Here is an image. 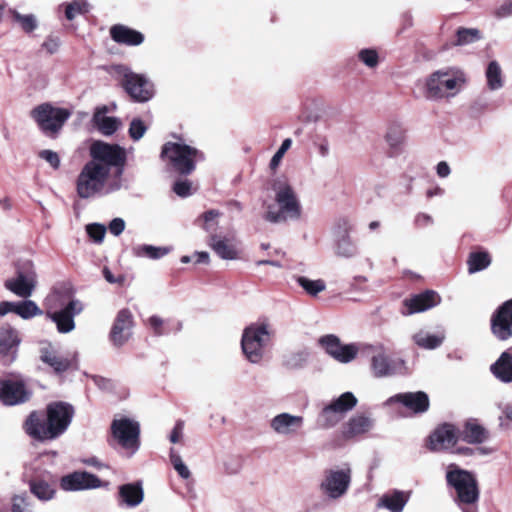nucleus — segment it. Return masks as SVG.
Wrapping results in <instances>:
<instances>
[{"label": "nucleus", "instance_id": "1", "mask_svg": "<svg viewBox=\"0 0 512 512\" xmlns=\"http://www.w3.org/2000/svg\"><path fill=\"white\" fill-rule=\"evenodd\" d=\"M74 414L71 404L63 401L51 402L45 411H32L25 419L23 429L34 440L53 441L68 430Z\"/></svg>", "mask_w": 512, "mask_h": 512}, {"label": "nucleus", "instance_id": "2", "mask_svg": "<svg viewBox=\"0 0 512 512\" xmlns=\"http://www.w3.org/2000/svg\"><path fill=\"white\" fill-rule=\"evenodd\" d=\"M445 478L447 485L455 490L454 501L461 511L479 512L480 490L476 475L456 464H450Z\"/></svg>", "mask_w": 512, "mask_h": 512}, {"label": "nucleus", "instance_id": "3", "mask_svg": "<svg viewBox=\"0 0 512 512\" xmlns=\"http://www.w3.org/2000/svg\"><path fill=\"white\" fill-rule=\"evenodd\" d=\"M160 158L166 163L169 171L188 176L193 173L198 162L205 160V155L190 145L166 142L162 146Z\"/></svg>", "mask_w": 512, "mask_h": 512}, {"label": "nucleus", "instance_id": "4", "mask_svg": "<svg viewBox=\"0 0 512 512\" xmlns=\"http://www.w3.org/2000/svg\"><path fill=\"white\" fill-rule=\"evenodd\" d=\"M109 169L104 160H98L91 157L82 167L77 180L76 191L80 198L89 199L102 194L107 179Z\"/></svg>", "mask_w": 512, "mask_h": 512}, {"label": "nucleus", "instance_id": "5", "mask_svg": "<svg viewBox=\"0 0 512 512\" xmlns=\"http://www.w3.org/2000/svg\"><path fill=\"white\" fill-rule=\"evenodd\" d=\"M275 201L279 206L277 211L269 206L264 219L270 223H281L288 220H298L301 217L302 207L293 188L287 184H281L275 188Z\"/></svg>", "mask_w": 512, "mask_h": 512}, {"label": "nucleus", "instance_id": "6", "mask_svg": "<svg viewBox=\"0 0 512 512\" xmlns=\"http://www.w3.org/2000/svg\"><path fill=\"white\" fill-rule=\"evenodd\" d=\"M71 112L66 108L54 107L50 103H43L31 111L40 131L48 136L55 137L69 119Z\"/></svg>", "mask_w": 512, "mask_h": 512}, {"label": "nucleus", "instance_id": "7", "mask_svg": "<svg viewBox=\"0 0 512 512\" xmlns=\"http://www.w3.org/2000/svg\"><path fill=\"white\" fill-rule=\"evenodd\" d=\"M462 83H464L462 75L452 69L435 71L426 81V97L437 100L454 96Z\"/></svg>", "mask_w": 512, "mask_h": 512}, {"label": "nucleus", "instance_id": "8", "mask_svg": "<svg viewBox=\"0 0 512 512\" xmlns=\"http://www.w3.org/2000/svg\"><path fill=\"white\" fill-rule=\"evenodd\" d=\"M358 403L352 392H344L325 405L317 416L316 423L322 429L335 427Z\"/></svg>", "mask_w": 512, "mask_h": 512}, {"label": "nucleus", "instance_id": "9", "mask_svg": "<svg viewBox=\"0 0 512 512\" xmlns=\"http://www.w3.org/2000/svg\"><path fill=\"white\" fill-rule=\"evenodd\" d=\"M269 340L268 325L251 324L242 334V351L251 363H259L263 358L264 347Z\"/></svg>", "mask_w": 512, "mask_h": 512}, {"label": "nucleus", "instance_id": "10", "mask_svg": "<svg viewBox=\"0 0 512 512\" xmlns=\"http://www.w3.org/2000/svg\"><path fill=\"white\" fill-rule=\"evenodd\" d=\"M36 284V273L30 260L18 261L15 276L4 281V287L20 298H29Z\"/></svg>", "mask_w": 512, "mask_h": 512}, {"label": "nucleus", "instance_id": "11", "mask_svg": "<svg viewBox=\"0 0 512 512\" xmlns=\"http://www.w3.org/2000/svg\"><path fill=\"white\" fill-rule=\"evenodd\" d=\"M90 157L98 160H104L109 172L115 168V177L120 179L124 172L127 160L126 151L118 144H109L104 141H94L89 148Z\"/></svg>", "mask_w": 512, "mask_h": 512}, {"label": "nucleus", "instance_id": "12", "mask_svg": "<svg viewBox=\"0 0 512 512\" xmlns=\"http://www.w3.org/2000/svg\"><path fill=\"white\" fill-rule=\"evenodd\" d=\"M30 493L41 502H49L56 497L58 478L45 469H36L26 476Z\"/></svg>", "mask_w": 512, "mask_h": 512}, {"label": "nucleus", "instance_id": "13", "mask_svg": "<svg viewBox=\"0 0 512 512\" xmlns=\"http://www.w3.org/2000/svg\"><path fill=\"white\" fill-rule=\"evenodd\" d=\"M351 475L352 471L349 466L342 469L325 470L319 485L321 492L333 500L343 497L350 487Z\"/></svg>", "mask_w": 512, "mask_h": 512}, {"label": "nucleus", "instance_id": "14", "mask_svg": "<svg viewBox=\"0 0 512 512\" xmlns=\"http://www.w3.org/2000/svg\"><path fill=\"white\" fill-rule=\"evenodd\" d=\"M368 350L372 353L370 369L375 378L393 376L405 365L404 360L389 357L383 344L369 345Z\"/></svg>", "mask_w": 512, "mask_h": 512}, {"label": "nucleus", "instance_id": "15", "mask_svg": "<svg viewBox=\"0 0 512 512\" xmlns=\"http://www.w3.org/2000/svg\"><path fill=\"white\" fill-rule=\"evenodd\" d=\"M111 432L118 444L134 454L140 447V425L129 418L113 420Z\"/></svg>", "mask_w": 512, "mask_h": 512}, {"label": "nucleus", "instance_id": "16", "mask_svg": "<svg viewBox=\"0 0 512 512\" xmlns=\"http://www.w3.org/2000/svg\"><path fill=\"white\" fill-rule=\"evenodd\" d=\"M122 87L135 102L144 103L154 96L153 84L144 75L134 72L124 74Z\"/></svg>", "mask_w": 512, "mask_h": 512}, {"label": "nucleus", "instance_id": "17", "mask_svg": "<svg viewBox=\"0 0 512 512\" xmlns=\"http://www.w3.org/2000/svg\"><path fill=\"white\" fill-rule=\"evenodd\" d=\"M22 342L20 332L9 324L0 326V362L11 365L18 356Z\"/></svg>", "mask_w": 512, "mask_h": 512}, {"label": "nucleus", "instance_id": "18", "mask_svg": "<svg viewBox=\"0 0 512 512\" xmlns=\"http://www.w3.org/2000/svg\"><path fill=\"white\" fill-rule=\"evenodd\" d=\"M32 396L22 380L0 379V402L5 406L26 403Z\"/></svg>", "mask_w": 512, "mask_h": 512}, {"label": "nucleus", "instance_id": "19", "mask_svg": "<svg viewBox=\"0 0 512 512\" xmlns=\"http://www.w3.org/2000/svg\"><path fill=\"white\" fill-rule=\"evenodd\" d=\"M134 327V317L128 308L118 311L111 330L109 332V340L114 347L120 348L125 345L132 337Z\"/></svg>", "mask_w": 512, "mask_h": 512}, {"label": "nucleus", "instance_id": "20", "mask_svg": "<svg viewBox=\"0 0 512 512\" xmlns=\"http://www.w3.org/2000/svg\"><path fill=\"white\" fill-rule=\"evenodd\" d=\"M491 332L500 341L512 337V298L503 302L492 314Z\"/></svg>", "mask_w": 512, "mask_h": 512}, {"label": "nucleus", "instance_id": "21", "mask_svg": "<svg viewBox=\"0 0 512 512\" xmlns=\"http://www.w3.org/2000/svg\"><path fill=\"white\" fill-rule=\"evenodd\" d=\"M386 404H400L412 414L421 415L429 410L430 400L424 391L403 392L389 397Z\"/></svg>", "mask_w": 512, "mask_h": 512}, {"label": "nucleus", "instance_id": "22", "mask_svg": "<svg viewBox=\"0 0 512 512\" xmlns=\"http://www.w3.org/2000/svg\"><path fill=\"white\" fill-rule=\"evenodd\" d=\"M84 309L82 302L78 299L70 300L62 309L55 312H47L57 327L59 333H69L75 328L74 317L79 315Z\"/></svg>", "mask_w": 512, "mask_h": 512}, {"label": "nucleus", "instance_id": "23", "mask_svg": "<svg viewBox=\"0 0 512 512\" xmlns=\"http://www.w3.org/2000/svg\"><path fill=\"white\" fill-rule=\"evenodd\" d=\"M304 426V418L300 415H293L282 412L270 420V428L280 436L294 437L299 434Z\"/></svg>", "mask_w": 512, "mask_h": 512}, {"label": "nucleus", "instance_id": "24", "mask_svg": "<svg viewBox=\"0 0 512 512\" xmlns=\"http://www.w3.org/2000/svg\"><path fill=\"white\" fill-rule=\"evenodd\" d=\"M60 487L64 491H80L95 489L101 486V480L94 474L83 471H75L61 477Z\"/></svg>", "mask_w": 512, "mask_h": 512}, {"label": "nucleus", "instance_id": "25", "mask_svg": "<svg viewBox=\"0 0 512 512\" xmlns=\"http://www.w3.org/2000/svg\"><path fill=\"white\" fill-rule=\"evenodd\" d=\"M459 439L457 429L450 423L439 425L429 436L427 447L430 451H442L454 446Z\"/></svg>", "mask_w": 512, "mask_h": 512}, {"label": "nucleus", "instance_id": "26", "mask_svg": "<svg viewBox=\"0 0 512 512\" xmlns=\"http://www.w3.org/2000/svg\"><path fill=\"white\" fill-rule=\"evenodd\" d=\"M441 301L440 296L433 290H425L419 294H415L410 298H406L403 301V305L406 307V311H403V315H412L415 313L424 312L437 306Z\"/></svg>", "mask_w": 512, "mask_h": 512}, {"label": "nucleus", "instance_id": "27", "mask_svg": "<svg viewBox=\"0 0 512 512\" xmlns=\"http://www.w3.org/2000/svg\"><path fill=\"white\" fill-rule=\"evenodd\" d=\"M120 508H135L144 500V490L141 481L126 483L118 487L116 494Z\"/></svg>", "mask_w": 512, "mask_h": 512}, {"label": "nucleus", "instance_id": "28", "mask_svg": "<svg viewBox=\"0 0 512 512\" xmlns=\"http://www.w3.org/2000/svg\"><path fill=\"white\" fill-rule=\"evenodd\" d=\"M209 246L223 260L240 259V250L234 240L221 237L217 234L209 236Z\"/></svg>", "mask_w": 512, "mask_h": 512}, {"label": "nucleus", "instance_id": "29", "mask_svg": "<svg viewBox=\"0 0 512 512\" xmlns=\"http://www.w3.org/2000/svg\"><path fill=\"white\" fill-rule=\"evenodd\" d=\"M490 372L501 383H512V346L503 351L490 365Z\"/></svg>", "mask_w": 512, "mask_h": 512}, {"label": "nucleus", "instance_id": "30", "mask_svg": "<svg viewBox=\"0 0 512 512\" xmlns=\"http://www.w3.org/2000/svg\"><path fill=\"white\" fill-rule=\"evenodd\" d=\"M374 425V420L363 414L351 417L342 428L344 439H354L369 432Z\"/></svg>", "mask_w": 512, "mask_h": 512}, {"label": "nucleus", "instance_id": "31", "mask_svg": "<svg viewBox=\"0 0 512 512\" xmlns=\"http://www.w3.org/2000/svg\"><path fill=\"white\" fill-rule=\"evenodd\" d=\"M349 222L343 219L338 224L336 231V254L345 258H351L357 254V247L349 236Z\"/></svg>", "mask_w": 512, "mask_h": 512}, {"label": "nucleus", "instance_id": "32", "mask_svg": "<svg viewBox=\"0 0 512 512\" xmlns=\"http://www.w3.org/2000/svg\"><path fill=\"white\" fill-rule=\"evenodd\" d=\"M110 37L118 44L138 46L143 43L144 35L123 24H115L110 28Z\"/></svg>", "mask_w": 512, "mask_h": 512}, {"label": "nucleus", "instance_id": "33", "mask_svg": "<svg viewBox=\"0 0 512 512\" xmlns=\"http://www.w3.org/2000/svg\"><path fill=\"white\" fill-rule=\"evenodd\" d=\"M108 111L109 109L106 105L99 106L95 109L92 117L93 124L105 136L113 135L121 124L118 118L106 116Z\"/></svg>", "mask_w": 512, "mask_h": 512}, {"label": "nucleus", "instance_id": "34", "mask_svg": "<svg viewBox=\"0 0 512 512\" xmlns=\"http://www.w3.org/2000/svg\"><path fill=\"white\" fill-rule=\"evenodd\" d=\"M488 437V431L474 420L467 421L459 434V439L469 444H482Z\"/></svg>", "mask_w": 512, "mask_h": 512}, {"label": "nucleus", "instance_id": "35", "mask_svg": "<svg viewBox=\"0 0 512 512\" xmlns=\"http://www.w3.org/2000/svg\"><path fill=\"white\" fill-rule=\"evenodd\" d=\"M409 500V494L403 491L393 490L385 493L377 504L378 507L385 508L390 512H402Z\"/></svg>", "mask_w": 512, "mask_h": 512}, {"label": "nucleus", "instance_id": "36", "mask_svg": "<svg viewBox=\"0 0 512 512\" xmlns=\"http://www.w3.org/2000/svg\"><path fill=\"white\" fill-rule=\"evenodd\" d=\"M172 251L171 246H153L150 244H139L132 247V254L138 258L158 260Z\"/></svg>", "mask_w": 512, "mask_h": 512}, {"label": "nucleus", "instance_id": "37", "mask_svg": "<svg viewBox=\"0 0 512 512\" xmlns=\"http://www.w3.org/2000/svg\"><path fill=\"white\" fill-rule=\"evenodd\" d=\"M40 359L58 374L67 371L71 366V361L68 358L60 356L48 348L41 349Z\"/></svg>", "mask_w": 512, "mask_h": 512}, {"label": "nucleus", "instance_id": "38", "mask_svg": "<svg viewBox=\"0 0 512 512\" xmlns=\"http://www.w3.org/2000/svg\"><path fill=\"white\" fill-rule=\"evenodd\" d=\"M385 139L391 150L390 155H398L405 141V129L400 124H391L387 130Z\"/></svg>", "mask_w": 512, "mask_h": 512}, {"label": "nucleus", "instance_id": "39", "mask_svg": "<svg viewBox=\"0 0 512 512\" xmlns=\"http://www.w3.org/2000/svg\"><path fill=\"white\" fill-rule=\"evenodd\" d=\"M412 339L418 347L433 350L442 345L445 340V335L444 333L430 334L425 331H419L413 335Z\"/></svg>", "mask_w": 512, "mask_h": 512}, {"label": "nucleus", "instance_id": "40", "mask_svg": "<svg viewBox=\"0 0 512 512\" xmlns=\"http://www.w3.org/2000/svg\"><path fill=\"white\" fill-rule=\"evenodd\" d=\"M309 357L308 349L292 351L284 355L282 364L288 370H300L307 365Z\"/></svg>", "mask_w": 512, "mask_h": 512}, {"label": "nucleus", "instance_id": "41", "mask_svg": "<svg viewBox=\"0 0 512 512\" xmlns=\"http://www.w3.org/2000/svg\"><path fill=\"white\" fill-rule=\"evenodd\" d=\"M468 271L470 274L482 271L491 264V257L486 251H476L469 254Z\"/></svg>", "mask_w": 512, "mask_h": 512}, {"label": "nucleus", "instance_id": "42", "mask_svg": "<svg viewBox=\"0 0 512 512\" xmlns=\"http://www.w3.org/2000/svg\"><path fill=\"white\" fill-rule=\"evenodd\" d=\"M487 86L490 90H499L503 87L504 81L502 77V70L497 61L489 62L486 68Z\"/></svg>", "mask_w": 512, "mask_h": 512}, {"label": "nucleus", "instance_id": "43", "mask_svg": "<svg viewBox=\"0 0 512 512\" xmlns=\"http://www.w3.org/2000/svg\"><path fill=\"white\" fill-rule=\"evenodd\" d=\"M34 507V501L26 492L11 497L10 512H34Z\"/></svg>", "mask_w": 512, "mask_h": 512}, {"label": "nucleus", "instance_id": "44", "mask_svg": "<svg viewBox=\"0 0 512 512\" xmlns=\"http://www.w3.org/2000/svg\"><path fill=\"white\" fill-rule=\"evenodd\" d=\"M295 280L308 295L313 297L317 296L319 293L326 289V284L322 279L311 280L305 276H295Z\"/></svg>", "mask_w": 512, "mask_h": 512}, {"label": "nucleus", "instance_id": "45", "mask_svg": "<svg viewBox=\"0 0 512 512\" xmlns=\"http://www.w3.org/2000/svg\"><path fill=\"white\" fill-rule=\"evenodd\" d=\"M19 303V312L18 316L23 320H29L36 316H41L43 314L42 309L37 305V303L29 298H22Z\"/></svg>", "mask_w": 512, "mask_h": 512}, {"label": "nucleus", "instance_id": "46", "mask_svg": "<svg viewBox=\"0 0 512 512\" xmlns=\"http://www.w3.org/2000/svg\"><path fill=\"white\" fill-rule=\"evenodd\" d=\"M318 343L328 355L336 360L338 349L342 344L338 336L334 334L324 335L319 338Z\"/></svg>", "mask_w": 512, "mask_h": 512}, {"label": "nucleus", "instance_id": "47", "mask_svg": "<svg viewBox=\"0 0 512 512\" xmlns=\"http://www.w3.org/2000/svg\"><path fill=\"white\" fill-rule=\"evenodd\" d=\"M12 18L17 22L25 33H31L38 27V21L34 14H21L14 10Z\"/></svg>", "mask_w": 512, "mask_h": 512}, {"label": "nucleus", "instance_id": "48", "mask_svg": "<svg viewBox=\"0 0 512 512\" xmlns=\"http://www.w3.org/2000/svg\"><path fill=\"white\" fill-rule=\"evenodd\" d=\"M481 38L480 31L476 28H459L456 32L455 45L463 46L474 43Z\"/></svg>", "mask_w": 512, "mask_h": 512}, {"label": "nucleus", "instance_id": "49", "mask_svg": "<svg viewBox=\"0 0 512 512\" xmlns=\"http://www.w3.org/2000/svg\"><path fill=\"white\" fill-rule=\"evenodd\" d=\"M221 215L220 211L211 209L204 212L198 220L203 221L202 227L205 231L211 234H216L217 222L216 219Z\"/></svg>", "mask_w": 512, "mask_h": 512}, {"label": "nucleus", "instance_id": "50", "mask_svg": "<svg viewBox=\"0 0 512 512\" xmlns=\"http://www.w3.org/2000/svg\"><path fill=\"white\" fill-rule=\"evenodd\" d=\"M357 353L358 348L355 344H341L338 349L336 361L340 363H349L356 358Z\"/></svg>", "mask_w": 512, "mask_h": 512}, {"label": "nucleus", "instance_id": "51", "mask_svg": "<svg viewBox=\"0 0 512 512\" xmlns=\"http://www.w3.org/2000/svg\"><path fill=\"white\" fill-rule=\"evenodd\" d=\"M170 461L178 475L183 479H188L191 476L189 468L183 462L181 456L175 452L173 448L170 449Z\"/></svg>", "mask_w": 512, "mask_h": 512}, {"label": "nucleus", "instance_id": "52", "mask_svg": "<svg viewBox=\"0 0 512 512\" xmlns=\"http://www.w3.org/2000/svg\"><path fill=\"white\" fill-rule=\"evenodd\" d=\"M147 131V126L140 118H133L130 122L128 134L133 141H139Z\"/></svg>", "mask_w": 512, "mask_h": 512}, {"label": "nucleus", "instance_id": "53", "mask_svg": "<svg viewBox=\"0 0 512 512\" xmlns=\"http://www.w3.org/2000/svg\"><path fill=\"white\" fill-rule=\"evenodd\" d=\"M86 232L91 240L100 244L104 240L106 227L103 224L91 223L86 226Z\"/></svg>", "mask_w": 512, "mask_h": 512}, {"label": "nucleus", "instance_id": "54", "mask_svg": "<svg viewBox=\"0 0 512 512\" xmlns=\"http://www.w3.org/2000/svg\"><path fill=\"white\" fill-rule=\"evenodd\" d=\"M88 12L87 2L80 3L78 1H72L66 5L65 17L72 21L77 14H86Z\"/></svg>", "mask_w": 512, "mask_h": 512}, {"label": "nucleus", "instance_id": "55", "mask_svg": "<svg viewBox=\"0 0 512 512\" xmlns=\"http://www.w3.org/2000/svg\"><path fill=\"white\" fill-rule=\"evenodd\" d=\"M358 58L369 68L376 67L379 62V56L377 51L369 48L360 50L358 53Z\"/></svg>", "mask_w": 512, "mask_h": 512}, {"label": "nucleus", "instance_id": "56", "mask_svg": "<svg viewBox=\"0 0 512 512\" xmlns=\"http://www.w3.org/2000/svg\"><path fill=\"white\" fill-rule=\"evenodd\" d=\"M38 156L45 160L54 170L59 169L61 161L59 155L56 152L49 149H44L39 152Z\"/></svg>", "mask_w": 512, "mask_h": 512}, {"label": "nucleus", "instance_id": "57", "mask_svg": "<svg viewBox=\"0 0 512 512\" xmlns=\"http://www.w3.org/2000/svg\"><path fill=\"white\" fill-rule=\"evenodd\" d=\"M491 448L487 447H477V448H470V447H458L456 452L460 455L465 456H472V455H489L492 453Z\"/></svg>", "mask_w": 512, "mask_h": 512}, {"label": "nucleus", "instance_id": "58", "mask_svg": "<svg viewBox=\"0 0 512 512\" xmlns=\"http://www.w3.org/2000/svg\"><path fill=\"white\" fill-rule=\"evenodd\" d=\"M192 184L189 180H178L173 185V191L180 197L191 195Z\"/></svg>", "mask_w": 512, "mask_h": 512}, {"label": "nucleus", "instance_id": "59", "mask_svg": "<svg viewBox=\"0 0 512 512\" xmlns=\"http://www.w3.org/2000/svg\"><path fill=\"white\" fill-rule=\"evenodd\" d=\"M292 144V140L290 138L285 139L280 148L277 150V152L273 155L271 161H270V167L276 168L283 157L284 153L290 148Z\"/></svg>", "mask_w": 512, "mask_h": 512}, {"label": "nucleus", "instance_id": "60", "mask_svg": "<svg viewBox=\"0 0 512 512\" xmlns=\"http://www.w3.org/2000/svg\"><path fill=\"white\" fill-rule=\"evenodd\" d=\"M61 44V40L58 36L48 35L45 41L42 43V48L45 49L49 54H54L58 51Z\"/></svg>", "mask_w": 512, "mask_h": 512}, {"label": "nucleus", "instance_id": "61", "mask_svg": "<svg viewBox=\"0 0 512 512\" xmlns=\"http://www.w3.org/2000/svg\"><path fill=\"white\" fill-rule=\"evenodd\" d=\"M150 327L153 329L154 335L162 336L169 333L163 328L164 321L157 315H153L148 319Z\"/></svg>", "mask_w": 512, "mask_h": 512}, {"label": "nucleus", "instance_id": "62", "mask_svg": "<svg viewBox=\"0 0 512 512\" xmlns=\"http://www.w3.org/2000/svg\"><path fill=\"white\" fill-rule=\"evenodd\" d=\"M20 301H1L0 302V317H4L9 313H14L18 316Z\"/></svg>", "mask_w": 512, "mask_h": 512}, {"label": "nucleus", "instance_id": "63", "mask_svg": "<svg viewBox=\"0 0 512 512\" xmlns=\"http://www.w3.org/2000/svg\"><path fill=\"white\" fill-rule=\"evenodd\" d=\"M109 231L114 236H119L125 229V221L122 218H114L109 223Z\"/></svg>", "mask_w": 512, "mask_h": 512}, {"label": "nucleus", "instance_id": "64", "mask_svg": "<svg viewBox=\"0 0 512 512\" xmlns=\"http://www.w3.org/2000/svg\"><path fill=\"white\" fill-rule=\"evenodd\" d=\"M184 430V422L182 420H178L175 423V426L173 427L170 435L169 440L171 443H178L183 435Z\"/></svg>", "mask_w": 512, "mask_h": 512}]
</instances>
